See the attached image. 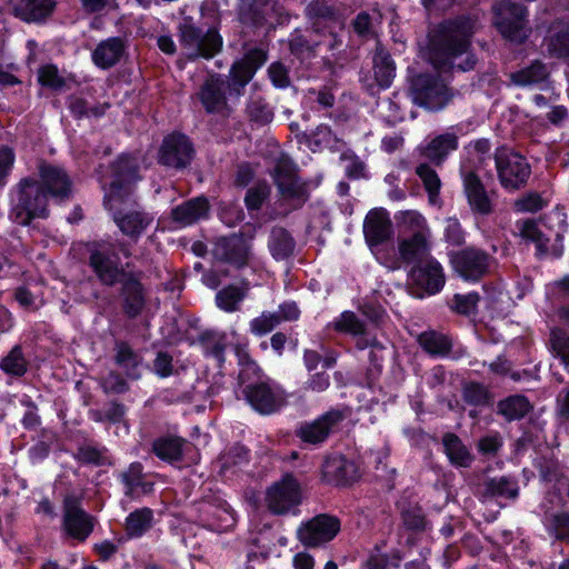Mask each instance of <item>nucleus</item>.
<instances>
[{"label": "nucleus", "instance_id": "f257e3e1", "mask_svg": "<svg viewBox=\"0 0 569 569\" xmlns=\"http://www.w3.org/2000/svg\"><path fill=\"white\" fill-rule=\"evenodd\" d=\"M479 28L476 16H460L443 21L430 32L429 60L437 69L455 68L452 60L466 52Z\"/></svg>", "mask_w": 569, "mask_h": 569}, {"label": "nucleus", "instance_id": "f03ea898", "mask_svg": "<svg viewBox=\"0 0 569 569\" xmlns=\"http://www.w3.org/2000/svg\"><path fill=\"white\" fill-rule=\"evenodd\" d=\"M11 214L21 226H28L37 218L48 217V194L39 180L31 177L20 180Z\"/></svg>", "mask_w": 569, "mask_h": 569}, {"label": "nucleus", "instance_id": "7ed1b4c3", "mask_svg": "<svg viewBox=\"0 0 569 569\" xmlns=\"http://www.w3.org/2000/svg\"><path fill=\"white\" fill-rule=\"evenodd\" d=\"M408 93L412 102L430 111L443 109L455 97V92L439 76L417 73L409 78Z\"/></svg>", "mask_w": 569, "mask_h": 569}, {"label": "nucleus", "instance_id": "20e7f679", "mask_svg": "<svg viewBox=\"0 0 569 569\" xmlns=\"http://www.w3.org/2000/svg\"><path fill=\"white\" fill-rule=\"evenodd\" d=\"M178 30L180 44L187 51L189 60L211 59L222 49V37L213 27L203 31L189 19L184 20Z\"/></svg>", "mask_w": 569, "mask_h": 569}, {"label": "nucleus", "instance_id": "39448f33", "mask_svg": "<svg viewBox=\"0 0 569 569\" xmlns=\"http://www.w3.org/2000/svg\"><path fill=\"white\" fill-rule=\"evenodd\" d=\"M493 24L503 38L522 43L530 33L527 9L511 0H501L493 7Z\"/></svg>", "mask_w": 569, "mask_h": 569}, {"label": "nucleus", "instance_id": "423d86ee", "mask_svg": "<svg viewBox=\"0 0 569 569\" xmlns=\"http://www.w3.org/2000/svg\"><path fill=\"white\" fill-rule=\"evenodd\" d=\"M254 234L256 227L246 226L239 233L218 238L212 249L214 259L237 268L246 266L250 253V240Z\"/></svg>", "mask_w": 569, "mask_h": 569}, {"label": "nucleus", "instance_id": "0eeeda50", "mask_svg": "<svg viewBox=\"0 0 569 569\" xmlns=\"http://www.w3.org/2000/svg\"><path fill=\"white\" fill-rule=\"evenodd\" d=\"M126 199L106 198L104 206L112 212L113 221L119 230L126 237L137 242L140 236L151 224L153 218L141 210H123L119 204L124 202Z\"/></svg>", "mask_w": 569, "mask_h": 569}, {"label": "nucleus", "instance_id": "6e6552de", "mask_svg": "<svg viewBox=\"0 0 569 569\" xmlns=\"http://www.w3.org/2000/svg\"><path fill=\"white\" fill-rule=\"evenodd\" d=\"M496 167L501 184L509 189H520L530 177V166L517 153L500 150L495 154Z\"/></svg>", "mask_w": 569, "mask_h": 569}, {"label": "nucleus", "instance_id": "1a4fd4ad", "mask_svg": "<svg viewBox=\"0 0 569 569\" xmlns=\"http://www.w3.org/2000/svg\"><path fill=\"white\" fill-rule=\"evenodd\" d=\"M267 508L274 515H284L301 502L297 480L287 475L281 481L273 483L266 492Z\"/></svg>", "mask_w": 569, "mask_h": 569}, {"label": "nucleus", "instance_id": "9d476101", "mask_svg": "<svg viewBox=\"0 0 569 569\" xmlns=\"http://www.w3.org/2000/svg\"><path fill=\"white\" fill-rule=\"evenodd\" d=\"M266 61L267 52L259 48L249 50L241 60L236 61L231 67L227 82L230 93L240 96L256 71Z\"/></svg>", "mask_w": 569, "mask_h": 569}, {"label": "nucleus", "instance_id": "9b49d317", "mask_svg": "<svg viewBox=\"0 0 569 569\" xmlns=\"http://www.w3.org/2000/svg\"><path fill=\"white\" fill-rule=\"evenodd\" d=\"M272 177L281 196L286 199L306 200V188L300 182L293 161L286 154L276 159Z\"/></svg>", "mask_w": 569, "mask_h": 569}, {"label": "nucleus", "instance_id": "f8f14e48", "mask_svg": "<svg viewBox=\"0 0 569 569\" xmlns=\"http://www.w3.org/2000/svg\"><path fill=\"white\" fill-rule=\"evenodd\" d=\"M340 530L337 517L318 515L298 530V538L306 547H317L332 540Z\"/></svg>", "mask_w": 569, "mask_h": 569}, {"label": "nucleus", "instance_id": "ddd939ff", "mask_svg": "<svg viewBox=\"0 0 569 569\" xmlns=\"http://www.w3.org/2000/svg\"><path fill=\"white\" fill-rule=\"evenodd\" d=\"M137 159L122 156L112 164L113 180L106 198L128 199L133 191V183L139 179Z\"/></svg>", "mask_w": 569, "mask_h": 569}, {"label": "nucleus", "instance_id": "4468645a", "mask_svg": "<svg viewBox=\"0 0 569 569\" xmlns=\"http://www.w3.org/2000/svg\"><path fill=\"white\" fill-rule=\"evenodd\" d=\"M194 150L192 143L181 133H172L163 139L159 152V162L174 169L190 164Z\"/></svg>", "mask_w": 569, "mask_h": 569}, {"label": "nucleus", "instance_id": "2eb2a0df", "mask_svg": "<svg viewBox=\"0 0 569 569\" xmlns=\"http://www.w3.org/2000/svg\"><path fill=\"white\" fill-rule=\"evenodd\" d=\"M455 270L467 280H478L488 272L490 256L476 248H466L451 256Z\"/></svg>", "mask_w": 569, "mask_h": 569}, {"label": "nucleus", "instance_id": "dca6fc26", "mask_svg": "<svg viewBox=\"0 0 569 569\" xmlns=\"http://www.w3.org/2000/svg\"><path fill=\"white\" fill-rule=\"evenodd\" d=\"M243 395L248 402L262 415H270L284 405V396L273 390L266 382H252L244 387Z\"/></svg>", "mask_w": 569, "mask_h": 569}, {"label": "nucleus", "instance_id": "f3484780", "mask_svg": "<svg viewBox=\"0 0 569 569\" xmlns=\"http://www.w3.org/2000/svg\"><path fill=\"white\" fill-rule=\"evenodd\" d=\"M64 527L70 536L84 540L93 529L92 518L81 508L80 499L67 496L64 499Z\"/></svg>", "mask_w": 569, "mask_h": 569}, {"label": "nucleus", "instance_id": "a211bd4d", "mask_svg": "<svg viewBox=\"0 0 569 569\" xmlns=\"http://www.w3.org/2000/svg\"><path fill=\"white\" fill-rule=\"evenodd\" d=\"M463 187L471 210L481 216H489L493 212L492 197L495 191L488 192L485 184L473 171L463 176Z\"/></svg>", "mask_w": 569, "mask_h": 569}, {"label": "nucleus", "instance_id": "6ab92c4d", "mask_svg": "<svg viewBox=\"0 0 569 569\" xmlns=\"http://www.w3.org/2000/svg\"><path fill=\"white\" fill-rule=\"evenodd\" d=\"M40 183L46 189L47 194L60 200L67 199L71 194V180L67 172L46 161H40L38 166Z\"/></svg>", "mask_w": 569, "mask_h": 569}, {"label": "nucleus", "instance_id": "aec40b11", "mask_svg": "<svg viewBox=\"0 0 569 569\" xmlns=\"http://www.w3.org/2000/svg\"><path fill=\"white\" fill-rule=\"evenodd\" d=\"M237 16L243 28L257 30L266 26L270 10L277 0H239Z\"/></svg>", "mask_w": 569, "mask_h": 569}, {"label": "nucleus", "instance_id": "412c9836", "mask_svg": "<svg viewBox=\"0 0 569 569\" xmlns=\"http://www.w3.org/2000/svg\"><path fill=\"white\" fill-rule=\"evenodd\" d=\"M120 282L122 310L128 318L136 319L146 306L144 288L133 273H123Z\"/></svg>", "mask_w": 569, "mask_h": 569}, {"label": "nucleus", "instance_id": "4be33fe9", "mask_svg": "<svg viewBox=\"0 0 569 569\" xmlns=\"http://www.w3.org/2000/svg\"><path fill=\"white\" fill-rule=\"evenodd\" d=\"M363 233L370 247L378 246L392 237V223L382 208L370 210L363 222Z\"/></svg>", "mask_w": 569, "mask_h": 569}, {"label": "nucleus", "instance_id": "5701e85b", "mask_svg": "<svg viewBox=\"0 0 569 569\" xmlns=\"http://www.w3.org/2000/svg\"><path fill=\"white\" fill-rule=\"evenodd\" d=\"M89 262L100 281L107 286L120 282L123 273H127L118 268L117 259H112V254L104 246L90 250Z\"/></svg>", "mask_w": 569, "mask_h": 569}, {"label": "nucleus", "instance_id": "b1692460", "mask_svg": "<svg viewBox=\"0 0 569 569\" xmlns=\"http://www.w3.org/2000/svg\"><path fill=\"white\" fill-rule=\"evenodd\" d=\"M224 81L219 76H210L197 93L199 100L209 113H219L228 108L223 91Z\"/></svg>", "mask_w": 569, "mask_h": 569}, {"label": "nucleus", "instance_id": "393cba45", "mask_svg": "<svg viewBox=\"0 0 569 569\" xmlns=\"http://www.w3.org/2000/svg\"><path fill=\"white\" fill-rule=\"evenodd\" d=\"M323 476L329 482L336 486H348L359 477L358 468L353 461L345 457H333L326 460Z\"/></svg>", "mask_w": 569, "mask_h": 569}, {"label": "nucleus", "instance_id": "a878e982", "mask_svg": "<svg viewBox=\"0 0 569 569\" xmlns=\"http://www.w3.org/2000/svg\"><path fill=\"white\" fill-rule=\"evenodd\" d=\"M9 3L14 16L27 22L47 19L54 8L52 0H10Z\"/></svg>", "mask_w": 569, "mask_h": 569}, {"label": "nucleus", "instance_id": "bb28decb", "mask_svg": "<svg viewBox=\"0 0 569 569\" xmlns=\"http://www.w3.org/2000/svg\"><path fill=\"white\" fill-rule=\"evenodd\" d=\"M412 280L429 292H437L445 283L441 266L428 259L421 264L415 266L410 271Z\"/></svg>", "mask_w": 569, "mask_h": 569}, {"label": "nucleus", "instance_id": "cd10ccee", "mask_svg": "<svg viewBox=\"0 0 569 569\" xmlns=\"http://www.w3.org/2000/svg\"><path fill=\"white\" fill-rule=\"evenodd\" d=\"M342 419L340 411H330L318 420L303 425L299 431V437L309 443L322 442L329 435L331 428Z\"/></svg>", "mask_w": 569, "mask_h": 569}, {"label": "nucleus", "instance_id": "c85d7f7f", "mask_svg": "<svg viewBox=\"0 0 569 569\" xmlns=\"http://www.w3.org/2000/svg\"><path fill=\"white\" fill-rule=\"evenodd\" d=\"M400 258L407 263L421 264L429 259L428 234L417 232L399 241Z\"/></svg>", "mask_w": 569, "mask_h": 569}, {"label": "nucleus", "instance_id": "c756f323", "mask_svg": "<svg viewBox=\"0 0 569 569\" xmlns=\"http://www.w3.org/2000/svg\"><path fill=\"white\" fill-rule=\"evenodd\" d=\"M126 50L123 39L119 37L101 41L92 52V61L101 69H109L117 64Z\"/></svg>", "mask_w": 569, "mask_h": 569}, {"label": "nucleus", "instance_id": "7c9ffc66", "mask_svg": "<svg viewBox=\"0 0 569 569\" xmlns=\"http://www.w3.org/2000/svg\"><path fill=\"white\" fill-rule=\"evenodd\" d=\"M208 210L209 202L206 198H194L176 207L171 216L181 226H188L206 217Z\"/></svg>", "mask_w": 569, "mask_h": 569}, {"label": "nucleus", "instance_id": "2f4dec72", "mask_svg": "<svg viewBox=\"0 0 569 569\" xmlns=\"http://www.w3.org/2000/svg\"><path fill=\"white\" fill-rule=\"evenodd\" d=\"M458 147V137L455 133H443L433 138L423 149L422 154L433 164L440 166L450 151Z\"/></svg>", "mask_w": 569, "mask_h": 569}, {"label": "nucleus", "instance_id": "473e14b6", "mask_svg": "<svg viewBox=\"0 0 569 569\" xmlns=\"http://www.w3.org/2000/svg\"><path fill=\"white\" fill-rule=\"evenodd\" d=\"M373 76L381 88L391 84L396 76V64L388 50L382 46H377L373 58Z\"/></svg>", "mask_w": 569, "mask_h": 569}, {"label": "nucleus", "instance_id": "72a5a7b5", "mask_svg": "<svg viewBox=\"0 0 569 569\" xmlns=\"http://www.w3.org/2000/svg\"><path fill=\"white\" fill-rule=\"evenodd\" d=\"M142 466L139 462L130 465L129 469L121 475L127 490L126 496L129 498H138L147 495L152 490L153 485L143 480Z\"/></svg>", "mask_w": 569, "mask_h": 569}, {"label": "nucleus", "instance_id": "f704fd0d", "mask_svg": "<svg viewBox=\"0 0 569 569\" xmlns=\"http://www.w3.org/2000/svg\"><path fill=\"white\" fill-rule=\"evenodd\" d=\"M442 443L451 463L463 468L471 465L473 458L457 435L447 432L442 438Z\"/></svg>", "mask_w": 569, "mask_h": 569}, {"label": "nucleus", "instance_id": "c9c22d12", "mask_svg": "<svg viewBox=\"0 0 569 569\" xmlns=\"http://www.w3.org/2000/svg\"><path fill=\"white\" fill-rule=\"evenodd\" d=\"M269 248L276 260L288 259L295 249V241L282 227H273L270 234Z\"/></svg>", "mask_w": 569, "mask_h": 569}, {"label": "nucleus", "instance_id": "e433bc0d", "mask_svg": "<svg viewBox=\"0 0 569 569\" xmlns=\"http://www.w3.org/2000/svg\"><path fill=\"white\" fill-rule=\"evenodd\" d=\"M183 443L184 439L180 437H162L153 442V452L162 460L178 461L182 458Z\"/></svg>", "mask_w": 569, "mask_h": 569}, {"label": "nucleus", "instance_id": "4c0bfd02", "mask_svg": "<svg viewBox=\"0 0 569 569\" xmlns=\"http://www.w3.org/2000/svg\"><path fill=\"white\" fill-rule=\"evenodd\" d=\"M248 290V283H243L241 287L228 286L221 289L216 296L218 307L228 312L238 310L239 303L244 299Z\"/></svg>", "mask_w": 569, "mask_h": 569}, {"label": "nucleus", "instance_id": "58836bf2", "mask_svg": "<svg viewBox=\"0 0 569 569\" xmlns=\"http://www.w3.org/2000/svg\"><path fill=\"white\" fill-rule=\"evenodd\" d=\"M531 409L528 399L523 396H511L498 403V411L507 420L522 419Z\"/></svg>", "mask_w": 569, "mask_h": 569}, {"label": "nucleus", "instance_id": "ea45409f", "mask_svg": "<svg viewBox=\"0 0 569 569\" xmlns=\"http://www.w3.org/2000/svg\"><path fill=\"white\" fill-rule=\"evenodd\" d=\"M549 70L539 60L533 61L529 67L511 74V80L519 86H530L546 80Z\"/></svg>", "mask_w": 569, "mask_h": 569}, {"label": "nucleus", "instance_id": "a19ab883", "mask_svg": "<svg viewBox=\"0 0 569 569\" xmlns=\"http://www.w3.org/2000/svg\"><path fill=\"white\" fill-rule=\"evenodd\" d=\"M420 346L430 355L443 356L449 353L451 343L448 338L436 331H426L419 335Z\"/></svg>", "mask_w": 569, "mask_h": 569}, {"label": "nucleus", "instance_id": "79ce46f5", "mask_svg": "<svg viewBox=\"0 0 569 569\" xmlns=\"http://www.w3.org/2000/svg\"><path fill=\"white\" fill-rule=\"evenodd\" d=\"M116 362L127 370V375L131 378H137L139 375L136 372L140 363L139 356L126 342H117L116 345Z\"/></svg>", "mask_w": 569, "mask_h": 569}, {"label": "nucleus", "instance_id": "37998d69", "mask_svg": "<svg viewBox=\"0 0 569 569\" xmlns=\"http://www.w3.org/2000/svg\"><path fill=\"white\" fill-rule=\"evenodd\" d=\"M485 486V497L516 498L518 495L517 485L506 477L490 479Z\"/></svg>", "mask_w": 569, "mask_h": 569}, {"label": "nucleus", "instance_id": "c03bdc74", "mask_svg": "<svg viewBox=\"0 0 569 569\" xmlns=\"http://www.w3.org/2000/svg\"><path fill=\"white\" fill-rule=\"evenodd\" d=\"M152 511L148 508L136 510L127 518L126 529L129 536H141L151 526Z\"/></svg>", "mask_w": 569, "mask_h": 569}, {"label": "nucleus", "instance_id": "a18cd8bd", "mask_svg": "<svg viewBox=\"0 0 569 569\" xmlns=\"http://www.w3.org/2000/svg\"><path fill=\"white\" fill-rule=\"evenodd\" d=\"M549 343L552 352L566 367H569V336L560 329L555 328L550 332Z\"/></svg>", "mask_w": 569, "mask_h": 569}, {"label": "nucleus", "instance_id": "49530a36", "mask_svg": "<svg viewBox=\"0 0 569 569\" xmlns=\"http://www.w3.org/2000/svg\"><path fill=\"white\" fill-rule=\"evenodd\" d=\"M271 192L270 186L266 181H259L248 189L244 203L248 210L261 209L263 202L269 198Z\"/></svg>", "mask_w": 569, "mask_h": 569}, {"label": "nucleus", "instance_id": "de8ad7c7", "mask_svg": "<svg viewBox=\"0 0 569 569\" xmlns=\"http://www.w3.org/2000/svg\"><path fill=\"white\" fill-rule=\"evenodd\" d=\"M520 232L525 239L531 240L536 243L539 254H547L549 252V249L547 247L548 239L538 228L537 222L535 220H525L522 222Z\"/></svg>", "mask_w": 569, "mask_h": 569}, {"label": "nucleus", "instance_id": "09e8293b", "mask_svg": "<svg viewBox=\"0 0 569 569\" xmlns=\"http://www.w3.org/2000/svg\"><path fill=\"white\" fill-rule=\"evenodd\" d=\"M0 367L7 373L22 376L27 370V361L22 355L21 347H13L9 355L2 359Z\"/></svg>", "mask_w": 569, "mask_h": 569}, {"label": "nucleus", "instance_id": "8fccbe9b", "mask_svg": "<svg viewBox=\"0 0 569 569\" xmlns=\"http://www.w3.org/2000/svg\"><path fill=\"white\" fill-rule=\"evenodd\" d=\"M223 339V336L217 335L211 331H206L201 333L199 338V341L203 346L206 352L218 359L220 363L223 362V352L226 349V343Z\"/></svg>", "mask_w": 569, "mask_h": 569}, {"label": "nucleus", "instance_id": "3c124183", "mask_svg": "<svg viewBox=\"0 0 569 569\" xmlns=\"http://www.w3.org/2000/svg\"><path fill=\"white\" fill-rule=\"evenodd\" d=\"M247 113L251 121L267 124L273 118V112L263 99H252L247 107Z\"/></svg>", "mask_w": 569, "mask_h": 569}, {"label": "nucleus", "instance_id": "603ef678", "mask_svg": "<svg viewBox=\"0 0 569 569\" xmlns=\"http://www.w3.org/2000/svg\"><path fill=\"white\" fill-rule=\"evenodd\" d=\"M401 517L408 530L425 531L427 528L426 516L419 506H409L402 511Z\"/></svg>", "mask_w": 569, "mask_h": 569}, {"label": "nucleus", "instance_id": "864d4df0", "mask_svg": "<svg viewBox=\"0 0 569 569\" xmlns=\"http://www.w3.org/2000/svg\"><path fill=\"white\" fill-rule=\"evenodd\" d=\"M416 173L422 180L426 190L428 191L430 199L439 193L441 186L440 179L437 172L427 163H421L417 167Z\"/></svg>", "mask_w": 569, "mask_h": 569}, {"label": "nucleus", "instance_id": "5fc2aeb1", "mask_svg": "<svg viewBox=\"0 0 569 569\" xmlns=\"http://www.w3.org/2000/svg\"><path fill=\"white\" fill-rule=\"evenodd\" d=\"M335 329L338 331L349 332L352 335H365V323L359 320L356 313L345 311L341 318L335 323Z\"/></svg>", "mask_w": 569, "mask_h": 569}, {"label": "nucleus", "instance_id": "6e6d98bb", "mask_svg": "<svg viewBox=\"0 0 569 569\" xmlns=\"http://www.w3.org/2000/svg\"><path fill=\"white\" fill-rule=\"evenodd\" d=\"M399 227L406 231H411L412 234L417 232H425L428 234V229L423 217L417 211H403L400 214Z\"/></svg>", "mask_w": 569, "mask_h": 569}, {"label": "nucleus", "instance_id": "4d7b16f0", "mask_svg": "<svg viewBox=\"0 0 569 569\" xmlns=\"http://www.w3.org/2000/svg\"><path fill=\"white\" fill-rule=\"evenodd\" d=\"M463 399L469 405L483 406L489 402V395L482 385L471 382L463 388Z\"/></svg>", "mask_w": 569, "mask_h": 569}, {"label": "nucleus", "instance_id": "13d9d810", "mask_svg": "<svg viewBox=\"0 0 569 569\" xmlns=\"http://www.w3.org/2000/svg\"><path fill=\"white\" fill-rule=\"evenodd\" d=\"M280 323V318L274 312H262L261 316L254 318L251 323V331L256 335H264L270 332Z\"/></svg>", "mask_w": 569, "mask_h": 569}, {"label": "nucleus", "instance_id": "bf43d9fd", "mask_svg": "<svg viewBox=\"0 0 569 569\" xmlns=\"http://www.w3.org/2000/svg\"><path fill=\"white\" fill-rule=\"evenodd\" d=\"M478 301L479 296L475 292L468 295H455L451 302V308L457 313L468 316L476 310Z\"/></svg>", "mask_w": 569, "mask_h": 569}, {"label": "nucleus", "instance_id": "052dcab7", "mask_svg": "<svg viewBox=\"0 0 569 569\" xmlns=\"http://www.w3.org/2000/svg\"><path fill=\"white\" fill-rule=\"evenodd\" d=\"M548 50L557 57L569 56V29L551 36L548 43Z\"/></svg>", "mask_w": 569, "mask_h": 569}, {"label": "nucleus", "instance_id": "680f3d73", "mask_svg": "<svg viewBox=\"0 0 569 569\" xmlns=\"http://www.w3.org/2000/svg\"><path fill=\"white\" fill-rule=\"evenodd\" d=\"M546 201L538 192H529L515 201V207L518 211L536 212L542 209Z\"/></svg>", "mask_w": 569, "mask_h": 569}, {"label": "nucleus", "instance_id": "e2e57ef3", "mask_svg": "<svg viewBox=\"0 0 569 569\" xmlns=\"http://www.w3.org/2000/svg\"><path fill=\"white\" fill-rule=\"evenodd\" d=\"M309 19H332L335 9L323 0H312L306 8Z\"/></svg>", "mask_w": 569, "mask_h": 569}, {"label": "nucleus", "instance_id": "0e129e2a", "mask_svg": "<svg viewBox=\"0 0 569 569\" xmlns=\"http://www.w3.org/2000/svg\"><path fill=\"white\" fill-rule=\"evenodd\" d=\"M319 47L320 42H316V40L308 39L305 36H297L289 42L290 51L297 56L303 54L305 52L313 56Z\"/></svg>", "mask_w": 569, "mask_h": 569}, {"label": "nucleus", "instance_id": "69168bd1", "mask_svg": "<svg viewBox=\"0 0 569 569\" xmlns=\"http://www.w3.org/2000/svg\"><path fill=\"white\" fill-rule=\"evenodd\" d=\"M39 81L42 86L50 87L52 89H60L64 86L63 78L59 76L58 69L52 64L40 69Z\"/></svg>", "mask_w": 569, "mask_h": 569}, {"label": "nucleus", "instance_id": "338daca9", "mask_svg": "<svg viewBox=\"0 0 569 569\" xmlns=\"http://www.w3.org/2000/svg\"><path fill=\"white\" fill-rule=\"evenodd\" d=\"M240 363L242 365V369L238 376L239 383L249 385L254 382L253 379L259 378V367L253 361H251L247 355L240 358Z\"/></svg>", "mask_w": 569, "mask_h": 569}, {"label": "nucleus", "instance_id": "774afa93", "mask_svg": "<svg viewBox=\"0 0 569 569\" xmlns=\"http://www.w3.org/2000/svg\"><path fill=\"white\" fill-rule=\"evenodd\" d=\"M551 527L557 539L569 541V515L566 512L552 516Z\"/></svg>", "mask_w": 569, "mask_h": 569}]
</instances>
